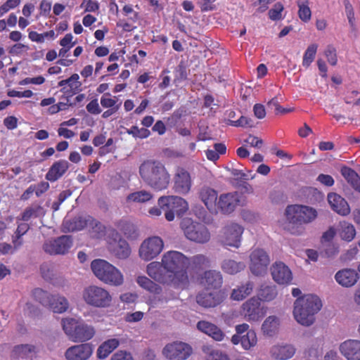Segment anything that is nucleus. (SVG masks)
Listing matches in <instances>:
<instances>
[{
  "instance_id": "nucleus-36",
  "label": "nucleus",
  "mask_w": 360,
  "mask_h": 360,
  "mask_svg": "<svg viewBox=\"0 0 360 360\" xmlns=\"http://www.w3.org/2000/svg\"><path fill=\"white\" fill-rule=\"evenodd\" d=\"M136 282L140 287L154 295H159L162 292V288L158 284L153 281L145 276H139L136 278Z\"/></svg>"
},
{
  "instance_id": "nucleus-63",
  "label": "nucleus",
  "mask_w": 360,
  "mask_h": 360,
  "mask_svg": "<svg viewBox=\"0 0 360 360\" xmlns=\"http://www.w3.org/2000/svg\"><path fill=\"white\" fill-rule=\"evenodd\" d=\"M4 124L9 130L15 129L18 127V119L15 116H8L4 120Z\"/></svg>"
},
{
  "instance_id": "nucleus-24",
  "label": "nucleus",
  "mask_w": 360,
  "mask_h": 360,
  "mask_svg": "<svg viewBox=\"0 0 360 360\" xmlns=\"http://www.w3.org/2000/svg\"><path fill=\"white\" fill-rule=\"evenodd\" d=\"M340 350L347 360H360V340L345 341L340 345Z\"/></svg>"
},
{
  "instance_id": "nucleus-45",
  "label": "nucleus",
  "mask_w": 360,
  "mask_h": 360,
  "mask_svg": "<svg viewBox=\"0 0 360 360\" xmlns=\"http://www.w3.org/2000/svg\"><path fill=\"white\" fill-rule=\"evenodd\" d=\"M297 4L299 8L298 15L300 20L304 22L309 21L311 17V12L309 6V0H297Z\"/></svg>"
},
{
  "instance_id": "nucleus-33",
  "label": "nucleus",
  "mask_w": 360,
  "mask_h": 360,
  "mask_svg": "<svg viewBox=\"0 0 360 360\" xmlns=\"http://www.w3.org/2000/svg\"><path fill=\"white\" fill-rule=\"evenodd\" d=\"M245 264L243 262H237L231 259H224L221 265L222 271L228 274H236L245 268Z\"/></svg>"
},
{
  "instance_id": "nucleus-50",
  "label": "nucleus",
  "mask_w": 360,
  "mask_h": 360,
  "mask_svg": "<svg viewBox=\"0 0 360 360\" xmlns=\"http://www.w3.org/2000/svg\"><path fill=\"white\" fill-rule=\"evenodd\" d=\"M127 133L134 138L146 139L151 134L150 131L146 128L139 129L137 126H132L127 129Z\"/></svg>"
},
{
  "instance_id": "nucleus-48",
  "label": "nucleus",
  "mask_w": 360,
  "mask_h": 360,
  "mask_svg": "<svg viewBox=\"0 0 360 360\" xmlns=\"http://www.w3.org/2000/svg\"><path fill=\"white\" fill-rule=\"evenodd\" d=\"M318 46L316 44H310L305 51L302 60V65L308 68L314 61L317 51Z\"/></svg>"
},
{
  "instance_id": "nucleus-58",
  "label": "nucleus",
  "mask_w": 360,
  "mask_h": 360,
  "mask_svg": "<svg viewBox=\"0 0 360 360\" xmlns=\"http://www.w3.org/2000/svg\"><path fill=\"white\" fill-rule=\"evenodd\" d=\"M216 0H197V4L200 6L202 12H207L215 9L213 4Z\"/></svg>"
},
{
  "instance_id": "nucleus-34",
  "label": "nucleus",
  "mask_w": 360,
  "mask_h": 360,
  "mask_svg": "<svg viewBox=\"0 0 360 360\" xmlns=\"http://www.w3.org/2000/svg\"><path fill=\"white\" fill-rule=\"evenodd\" d=\"M120 345V341L116 338L109 339L103 342L97 349V356L99 359L106 358Z\"/></svg>"
},
{
  "instance_id": "nucleus-7",
  "label": "nucleus",
  "mask_w": 360,
  "mask_h": 360,
  "mask_svg": "<svg viewBox=\"0 0 360 360\" xmlns=\"http://www.w3.org/2000/svg\"><path fill=\"white\" fill-rule=\"evenodd\" d=\"M158 205L162 209L165 219L168 221H172L175 215L183 216L188 210L187 201L176 195L160 197L158 199Z\"/></svg>"
},
{
  "instance_id": "nucleus-16",
  "label": "nucleus",
  "mask_w": 360,
  "mask_h": 360,
  "mask_svg": "<svg viewBox=\"0 0 360 360\" xmlns=\"http://www.w3.org/2000/svg\"><path fill=\"white\" fill-rule=\"evenodd\" d=\"M265 310L255 297L245 301L241 307V314L248 321H259L265 316Z\"/></svg>"
},
{
  "instance_id": "nucleus-40",
  "label": "nucleus",
  "mask_w": 360,
  "mask_h": 360,
  "mask_svg": "<svg viewBox=\"0 0 360 360\" xmlns=\"http://www.w3.org/2000/svg\"><path fill=\"white\" fill-rule=\"evenodd\" d=\"M153 196L150 191L141 190L129 194L126 200L127 202L144 203L150 201Z\"/></svg>"
},
{
  "instance_id": "nucleus-2",
  "label": "nucleus",
  "mask_w": 360,
  "mask_h": 360,
  "mask_svg": "<svg viewBox=\"0 0 360 360\" xmlns=\"http://www.w3.org/2000/svg\"><path fill=\"white\" fill-rule=\"evenodd\" d=\"M139 172L143 182L155 191L165 190L169 186L170 175L165 165L159 160H144Z\"/></svg>"
},
{
  "instance_id": "nucleus-29",
  "label": "nucleus",
  "mask_w": 360,
  "mask_h": 360,
  "mask_svg": "<svg viewBox=\"0 0 360 360\" xmlns=\"http://www.w3.org/2000/svg\"><path fill=\"white\" fill-rule=\"evenodd\" d=\"M217 192L210 187H203L199 192V198L210 211L216 210Z\"/></svg>"
},
{
  "instance_id": "nucleus-38",
  "label": "nucleus",
  "mask_w": 360,
  "mask_h": 360,
  "mask_svg": "<svg viewBox=\"0 0 360 360\" xmlns=\"http://www.w3.org/2000/svg\"><path fill=\"white\" fill-rule=\"evenodd\" d=\"M35 353V347L28 344L16 345L12 351L13 356L22 359L32 358Z\"/></svg>"
},
{
  "instance_id": "nucleus-14",
  "label": "nucleus",
  "mask_w": 360,
  "mask_h": 360,
  "mask_svg": "<svg viewBox=\"0 0 360 360\" xmlns=\"http://www.w3.org/2000/svg\"><path fill=\"white\" fill-rule=\"evenodd\" d=\"M162 354L169 360H186L192 354V348L185 342H174L165 345Z\"/></svg>"
},
{
  "instance_id": "nucleus-59",
  "label": "nucleus",
  "mask_w": 360,
  "mask_h": 360,
  "mask_svg": "<svg viewBox=\"0 0 360 360\" xmlns=\"http://www.w3.org/2000/svg\"><path fill=\"white\" fill-rule=\"evenodd\" d=\"M86 110L92 115H98L102 111L96 98L91 100L86 105Z\"/></svg>"
},
{
  "instance_id": "nucleus-31",
  "label": "nucleus",
  "mask_w": 360,
  "mask_h": 360,
  "mask_svg": "<svg viewBox=\"0 0 360 360\" xmlns=\"http://www.w3.org/2000/svg\"><path fill=\"white\" fill-rule=\"evenodd\" d=\"M108 249L118 259H124L129 257L131 248L125 240H119L117 243L109 242Z\"/></svg>"
},
{
  "instance_id": "nucleus-3",
  "label": "nucleus",
  "mask_w": 360,
  "mask_h": 360,
  "mask_svg": "<svg viewBox=\"0 0 360 360\" xmlns=\"http://www.w3.org/2000/svg\"><path fill=\"white\" fill-rule=\"evenodd\" d=\"M321 301L316 295H306L298 297L294 304L295 319L303 326H310L314 322V314L321 309Z\"/></svg>"
},
{
  "instance_id": "nucleus-15",
  "label": "nucleus",
  "mask_w": 360,
  "mask_h": 360,
  "mask_svg": "<svg viewBox=\"0 0 360 360\" xmlns=\"http://www.w3.org/2000/svg\"><path fill=\"white\" fill-rule=\"evenodd\" d=\"M164 243L158 236L146 239L139 248L140 257L145 261H150L156 257L162 250Z\"/></svg>"
},
{
  "instance_id": "nucleus-12",
  "label": "nucleus",
  "mask_w": 360,
  "mask_h": 360,
  "mask_svg": "<svg viewBox=\"0 0 360 360\" xmlns=\"http://www.w3.org/2000/svg\"><path fill=\"white\" fill-rule=\"evenodd\" d=\"M270 263L268 253L262 248H256L250 254V269L255 276H262L266 273Z\"/></svg>"
},
{
  "instance_id": "nucleus-9",
  "label": "nucleus",
  "mask_w": 360,
  "mask_h": 360,
  "mask_svg": "<svg viewBox=\"0 0 360 360\" xmlns=\"http://www.w3.org/2000/svg\"><path fill=\"white\" fill-rule=\"evenodd\" d=\"M82 297L87 304L96 308L108 307L112 302V296L110 292L97 285L86 287L83 291Z\"/></svg>"
},
{
  "instance_id": "nucleus-6",
  "label": "nucleus",
  "mask_w": 360,
  "mask_h": 360,
  "mask_svg": "<svg viewBox=\"0 0 360 360\" xmlns=\"http://www.w3.org/2000/svg\"><path fill=\"white\" fill-rule=\"evenodd\" d=\"M91 268L94 275L106 284L118 286L123 283L122 273L104 259H94L91 262Z\"/></svg>"
},
{
  "instance_id": "nucleus-22",
  "label": "nucleus",
  "mask_w": 360,
  "mask_h": 360,
  "mask_svg": "<svg viewBox=\"0 0 360 360\" xmlns=\"http://www.w3.org/2000/svg\"><path fill=\"white\" fill-rule=\"evenodd\" d=\"M238 195L236 192L221 194L218 201V207L224 214H230L234 211L239 203Z\"/></svg>"
},
{
  "instance_id": "nucleus-13",
  "label": "nucleus",
  "mask_w": 360,
  "mask_h": 360,
  "mask_svg": "<svg viewBox=\"0 0 360 360\" xmlns=\"http://www.w3.org/2000/svg\"><path fill=\"white\" fill-rule=\"evenodd\" d=\"M72 243L70 236L63 235L45 241L43 250L51 255H65L72 247Z\"/></svg>"
},
{
  "instance_id": "nucleus-55",
  "label": "nucleus",
  "mask_w": 360,
  "mask_h": 360,
  "mask_svg": "<svg viewBox=\"0 0 360 360\" xmlns=\"http://www.w3.org/2000/svg\"><path fill=\"white\" fill-rule=\"evenodd\" d=\"M325 55L327 58L328 62L333 66L335 65L338 62L336 49L332 46H328L325 51Z\"/></svg>"
},
{
  "instance_id": "nucleus-4",
  "label": "nucleus",
  "mask_w": 360,
  "mask_h": 360,
  "mask_svg": "<svg viewBox=\"0 0 360 360\" xmlns=\"http://www.w3.org/2000/svg\"><path fill=\"white\" fill-rule=\"evenodd\" d=\"M286 221L289 226L288 230L292 234L299 233L297 229L304 224H309L317 217L318 213L312 207L303 205H289L285 210Z\"/></svg>"
},
{
  "instance_id": "nucleus-25",
  "label": "nucleus",
  "mask_w": 360,
  "mask_h": 360,
  "mask_svg": "<svg viewBox=\"0 0 360 360\" xmlns=\"http://www.w3.org/2000/svg\"><path fill=\"white\" fill-rule=\"evenodd\" d=\"M69 167L70 164L65 160L54 162L46 174V179L51 182L56 181L67 172Z\"/></svg>"
},
{
  "instance_id": "nucleus-60",
  "label": "nucleus",
  "mask_w": 360,
  "mask_h": 360,
  "mask_svg": "<svg viewBox=\"0 0 360 360\" xmlns=\"http://www.w3.org/2000/svg\"><path fill=\"white\" fill-rule=\"evenodd\" d=\"M7 94L10 97L31 98L33 96V92L29 89L24 91L11 90L8 91Z\"/></svg>"
},
{
  "instance_id": "nucleus-18",
  "label": "nucleus",
  "mask_w": 360,
  "mask_h": 360,
  "mask_svg": "<svg viewBox=\"0 0 360 360\" xmlns=\"http://www.w3.org/2000/svg\"><path fill=\"white\" fill-rule=\"evenodd\" d=\"M200 283L206 290L219 291L223 283V277L219 271L207 270L200 276Z\"/></svg>"
},
{
  "instance_id": "nucleus-20",
  "label": "nucleus",
  "mask_w": 360,
  "mask_h": 360,
  "mask_svg": "<svg viewBox=\"0 0 360 360\" xmlns=\"http://www.w3.org/2000/svg\"><path fill=\"white\" fill-rule=\"evenodd\" d=\"M224 299L223 293L221 291L207 290L199 292L196 296L197 303L202 307L211 308L219 305Z\"/></svg>"
},
{
  "instance_id": "nucleus-57",
  "label": "nucleus",
  "mask_w": 360,
  "mask_h": 360,
  "mask_svg": "<svg viewBox=\"0 0 360 360\" xmlns=\"http://www.w3.org/2000/svg\"><path fill=\"white\" fill-rule=\"evenodd\" d=\"M116 226L125 236H131V231L133 229V225L131 223L125 220H120Z\"/></svg>"
},
{
  "instance_id": "nucleus-30",
  "label": "nucleus",
  "mask_w": 360,
  "mask_h": 360,
  "mask_svg": "<svg viewBox=\"0 0 360 360\" xmlns=\"http://www.w3.org/2000/svg\"><path fill=\"white\" fill-rule=\"evenodd\" d=\"M271 356L277 360H286L293 356L295 347L291 345H277L271 348Z\"/></svg>"
},
{
  "instance_id": "nucleus-28",
  "label": "nucleus",
  "mask_w": 360,
  "mask_h": 360,
  "mask_svg": "<svg viewBox=\"0 0 360 360\" xmlns=\"http://www.w3.org/2000/svg\"><path fill=\"white\" fill-rule=\"evenodd\" d=\"M231 341L234 345L240 343L244 349L248 350L257 345V338L255 330H250L243 335H233Z\"/></svg>"
},
{
  "instance_id": "nucleus-26",
  "label": "nucleus",
  "mask_w": 360,
  "mask_h": 360,
  "mask_svg": "<svg viewBox=\"0 0 360 360\" xmlns=\"http://www.w3.org/2000/svg\"><path fill=\"white\" fill-rule=\"evenodd\" d=\"M328 201L331 209L342 216H347L350 212V208L345 200L340 195L335 193H330L328 195Z\"/></svg>"
},
{
  "instance_id": "nucleus-19",
  "label": "nucleus",
  "mask_w": 360,
  "mask_h": 360,
  "mask_svg": "<svg viewBox=\"0 0 360 360\" xmlns=\"http://www.w3.org/2000/svg\"><path fill=\"white\" fill-rule=\"evenodd\" d=\"M93 348L90 344H80L69 347L65 356L67 360H87L92 354Z\"/></svg>"
},
{
  "instance_id": "nucleus-64",
  "label": "nucleus",
  "mask_w": 360,
  "mask_h": 360,
  "mask_svg": "<svg viewBox=\"0 0 360 360\" xmlns=\"http://www.w3.org/2000/svg\"><path fill=\"white\" fill-rule=\"evenodd\" d=\"M111 360H134L131 354L127 352L119 351L114 354Z\"/></svg>"
},
{
  "instance_id": "nucleus-32",
  "label": "nucleus",
  "mask_w": 360,
  "mask_h": 360,
  "mask_svg": "<svg viewBox=\"0 0 360 360\" xmlns=\"http://www.w3.org/2000/svg\"><path fill=\"white\" fill-rule=\"evenodd\" d=\"M340 173L351 187L360 193V176L357 172L351 167L343 166L340 169Z\"/></svg>"
},
{
  "instance_id": "nucleus-47",
  "label": "nucleus",
  "mask_w": 360,
  "mask_h": 360,
  "mask_svg": "<svg viewBox=\"0 0 360 360\" xmlns=\"http://www.w3.org/2000/svg\"><path fill=\"white\" fill-rule=\"evenodd\" d=\"M82 83L79 81V79L75 81L69 82L65 88L61 89V91L65 95V98L72 97L81 90Z\"/></svg>"
},
{
  "instance_id": "nucleus-41",
  "label": "nucleus",
  "mask_w": 360,
  "mask_h": 360,
  "mask_svg": "<svg viewBox=\"0 0 360 360\" xmlns=\"http://www.w3.org/2000/svg\"><path fill=\"white\" fill-rule=\"evenodd\" d=\"M253 283L251 281L247 282L244 285L238 287L237 289H233L231 297L233 300H243L248 296L253 290Z\"/></svg>"
},
{
  "instance_id": "nucleus-37",
  "label": "nucleus",
  "mask_w": 360,
  "mask_h": 360,
  "mask_svg": "<svg viewBox=\"0 0 360 360\" xmlns=\"http://www.w3.org/2000/svg\"><path fill=\"white\" fill-rule=\"evenodd\" d=\"M338 234L341 239L350 242L356 236V229L353 224L347 221H341L339 224Z\"/></svg>"
},
{
  "instance_id": "nucleus-17",
  "label": "nucleus",
  "mask_w": 360,
  "mask_h": 360,
  "mask_svg": "<svg viewBox=\"0 0 360 360\" xmlns=\"http://www.w3.org/2000/svg\"><path fill=\"white\" fill-rule=\"evenodd\" d=\"M243 228L238 224H231L224 228L222 243L226 246L239 248Z\"/></svg>"
},
{
  "instance_id": "nucleus-56",
  "label": "nucleus",
  "mask_w": 360,
  "mask_h": 360,
  "mask_svg": "<svg viewBox=\"0 0 360 360\" xmlns=\"http://www.w3.org/2000/svg\"><path fill=\"white\" fill-rule=\"evenodd\" d=\"M81 8H84L85 12H95L99 9V4L92 0H83Z\"/></svg>"
},
{
  "instance_id": "nucleus-44",
  "label": "nucleus",
  "mask_w": 360,
  "mask_h": 360,
  "mask_svg": "<svg viewBox=\"0 0 360 360\" xmlns=\"http://www.w3.org/2000/svg\"><path fill=\"white\" fill-rule=\"evenodd\" d=\"M34 300L46 307H49L51 301L53 300V295H51L47 291L41 288H36L32 292Z\"/></svg>"
},
{
  "instance_id": "nucleus-43",
  "label": "nucleus",
  "mask_w": 360,
  "mask_h": 360,
  "mask_svg": "<svg viewBox=\"0 0 360 360\" xmlns=\"http://www.w3.org/2000/svg\"><path fill=\"white\" fill-rule=\"evenodd\" d=\"M100 102L101 106L106 109L118 110L121 106V102L118 103L117 97L110 93H104L101 97Z\"/></svg>"
},
{
  "instance_id": "nucleus-62",
  "label": "nucleus",
  "mask_w": 360,
  "mask_h": 360,
  "mask_svg": "<svg viewBox=\"0 0 360 360\" xmlns=\"http://www.w3.org/2000/svg\"><path fill=\"white\" fill-rule=\"evenodd\" d=\"M317 181L326 186H332L335 181L333 178L329 174H321L317 177Z\"/></svg>"
},
{
  "instance_id": "nucleus-51",
  "label": "nucleus",
  "mask_w": 360,
  "mask_h": 360,
  "mask_svg": "<svg viewBox=\"0 0 360 360\" xmlns=\"http://www.w3.org/2000/svg\"><path fill=\"white\" fill-rule=\"evenodd\" d=\"M284 9L283 4L281 2H277L274 5V7L269 11L268 15L271 20H278L282 18V12Z\"/></svg>"
},
{
  "instance_id": "nucleus-54",
  "label": "nucleus",
  "mask_w": 360,
  "mask_h": 360,
  "mask_svg": "<svg viewBox=\"0 0 360 360\" xmlns=\"http://www.w3.org/2000/svg\"><path fill=\"white\" fill-rule=\"evenodd\" d=\"M30 49L28 45H25L21 43H17L11 47L9 53L13 56H20L24 52L27 51Z\"/></svg>"
},
{
  "instance_id": "nucleus-21",
  "label": "nucleus",
  "mask_w": 360,
  "mask_h": 360,
  "mask_svg": "<svg viewBox=\"0 0 360 360\" xmlns=\"http://www.w3.org/2000/svg\"><path fill=\"white\" fill-rule=\"evenodd\" d=\"M273 279L278 284L288 285L292 280L290 269L283 262H276L271 267Z\"/></svg>"
},
{
  "instance_id": "nucleus-46",
  "label": "nucleus",
  "mask_w": 360,
  "mask_h": 360,
  "mask_svg": "<svg viewBox=\"0 0 360 360\" xmlns=\"http://www.w3.org/2000/svg\"><path fill=\"white\" fill-rule=\"evenodd\" d=\"M43 208L40 205L30 206L25 208L21 214L20 219L27 221L31 218H37L43 214Z\"/></svg>"
},
{
  "instance_id": "nucleus-49",
  "label": "nucleus",
  "mask_w": 360,
  "mask_h": 360,
  "mask_svg": "<svg viewBox=\"0 0 360 360\" xmlns=\"http://www.w3.org/2000/svg\"><path fill=\"white\" fill-rule=\"evenodd\" d=\"M190 264L192 265L193 268L202 269L209 266L210 260L205 255L198 254L189 258V265Z\"/></svg>"
},
{
  "instance_id": "nucleus-11",
  "label": "nucleus",
  "mask_w": 360,
  "mask_h": 360,
  "mask_svg": "<svg viewBox=\"0 0 360 360\" xmlns=\"http://www.w3.org/2000/svg\"><path fill=\"white\" fill-rule=\"evenodd\" d=\"M63 231L68 232L80 231L87 226H91L93 229H97L98 233H103L105 229V227L101 222L96 221L91 216H79L71 220H66L63 222Z\"/></svg>"
},
{
  "instance_id": "nucleus-42",
  "label": "nucleus",
  "mask_w": 360,
  "mask_h": 360,
  "mask_svg": "<svg viewBox=\"0 0 360 360\" xmlns=\"http://www.w3.org/2000/svg\"><path fill=\"white\" fill-rule=\"evenodd\" d=\"M279 320L275 316L267 317L262 326V330L264 334L269 336H273L278 330Z\"/></svg>"
},
{
  "instance_id": "nucleus-10",
  "label": "nucleus",
  "mask_w": 360,
  "mask_h": 360,
  "mask_svg": "<svg viewBox=\"0 0 360 360\" xmlns=\"http://www.w3.org/2000/svg\"><path fill=\"white\" fill-rule=\"evenodd\" d=\"M172 183L174 192L185 195L191 191L193 186L191 174L186 168L178 166L175 168Z\"/></svg>"
},
{
  "instance_id": "nucleus-52",
  "label": "nucleus",
  "mask_w": 360,
  "mask_h": 360,
  "mask_svg": "<svg viewBox=\"0 0 360 360\" xmlns=\"http://www.w3.org/2000/svg\"><path fill=\"white\" fill-rule=\"evenodd\" d=\"M187 70L186 67L181 63L178 65L174 70V82H180L187 79Z\"/></svg>"
},
{
  "instance_id": "nucleus-61",
  "label": "nucleus",
  "mask_w": 360,
  "mask_h": 360,
  "mask_svg": "<svg viewBox=\"0 0 360 360\" xmlns=\"http://www.w3.org/2000/svg\"><path fill=\"white\" fill-rule=\"evenodd\" d=\"M207 360H229L227 354L220 352L219 350H212Z\"/></svg>"
},
{
  "instance_id": "nucleus-23",
  "label": "nucleus",
  "mask_w": 360,
  "mask_h": 360,
  "mask_svg": "<svg viewBox=\"0 0 360 360\" xmlns=\"http://www.w3.org/2000/svg\"><path fill=\"white\" fill-rule=\"evenodd\" d=\"M335 281L340 285L350 288L354 285L359 280V274L352 269H343L338 271L335 275Z\"/></svg>"
},
{
  "instance_id": "nucleus-53",
  "label": "nucleus",
  "mask_w": 360,
  "mask_h": 360,
  "mask_svg": "<svg viewBox=\"0 0 360 360\" xmlns=\"http://www.w3.org/2000/svg\"><path fill=\"white\" fill-rule=\"evenodd\" d=\"M252 120L245 116H240L237 120H228L226 124L236 127H245L252 126Z\"/></svg>"
},
{
  "instance_id": "nucleus-1",
  "label": "nucleus",
  "mask_w": 360,
  "mask_h": 360,
  "mask_svg": "<svg viewBox=\"0 0 360 360\" xmlns=\"http://www.w3.org/2000/svg\"><path fill=\"white\" fill-rule=\"evenodd\" d=\"M188 268V257L181 252L169 250L162 255L161 262H152L148 264L146 272L152 279L160 283L184 289L189 285Z\"/></svg>"
},
{
  "instance_id": "nucleus-27",
  "label": "nucleus",
  "mask_w": 360,
  "mask_h": 360,
  "mask_svg": "<svg viewBox=\"0 0 360 360\" xmlns=\"http://www.w3.org/2000/svg\"><path fill=\"white\" fill-rule=\"evenodd\" d=\"M197 328L216 341H222L225 337V333L220 328L207 321H198Z\"/></svg>"
},
{
  "instance_id": "nucleus-5",
  "label": "nucleus",
  "mask_w": 360,
  "mask_h": 360,
  "mask_svg": "<svg viewBox=\"0 0 360 360\" xmlns=\"http://www.w3.org/2000/svg\"><path fill=\"white\" fill-rule=\"evenodd\" d=\"M63 330L69 340L74 342H84L91 340L95 335L94 326L86 323L81 318H64L61 321Z\"/></svg>"
},
{
  "instance_id": "nucleus-39",
  "label": "nucleus",
  "mask_w": 360,
  "mask_h": 360,
  "mask_svg": "<svg viewBox=\"0 0 360 360\" xmlns=\"http://www.w3.org/2000/svg\"><path fill=\"white\" fill-rule=\"evenodd\" d=\"M68 307V301L65 297L55 295L53 296L49 308L54 313L61 314L66 311Z\"/></svg>"
},
{
  "instance_id": "nucleus-35",
  "label": "nucleus",
  "mask_w": 360,
  "mask_h": 360,
  "mask_svg": "<svg viewBox=\"0 0 360 360\" xmlns=\"http://www.w3.org/2000/svg\"><path fill=\"white\" fill-rule=\"evenodd\" d=\"M277 290L275 285L262 284L257 292V299L259 301L270 302L277 296Z\"/></svg>"
},
{
  "instance_id": "nucleus-8",
  "label": "nucleus",
  "mask_w": 360,
  "mask_h": 360,
  "mask_svg": "<svg viewBox=\"0 0 360 360\" xmlns=\"http://www.w3.org/2000/svg\"><path fill=\"white\" fill-rule=\"evenodd\" d=\"M186 237L198 243H206L210 239V233L206 226L193 221L190 218H184L180 224Z\"/></svg>"
}]
</instances>
